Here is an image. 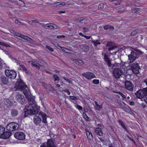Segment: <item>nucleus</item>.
Instances as JSON below:
<instances>
[{
    "instance_id": "obj_29",
    "label": "nucleus",
    "mask_w": 147,
    "mask_h": 147,
    "mask_svg": "<svg viewBox=\"0 0 147 147\" xmlns=\"http://www.w3.org/2000/svg\"><path fill=\"white\" fill-rule=\"evenodd\" d=\"M95 108L98 110H100L102 108V106L101 105H98L96 101L95 102Z\"/></svg>"
},
{
    "instance_id": "obj_37",
    "label": "nucleus",
    "mask_w": 147,
    "mask_h": 147,
    "mask_svg": "<svg viewBox=\"0 0 147 147\" xmlns=\"http://www.w3.org/2000/svg\"><path fill=\"white\" fill-rule=\"evenodd\" d=\"M0 45L1 46H4L6 47H9V45L4 42H0Z\"/></svg>"
},
{
    "instance_id": "obj_54",
    "label": "nucleus",
    "mask_w": 147,
    "mask_h": 147,
    "mask_svg": "<svg viewBox=\"0 0 147 147\" xmlns=\"http://www.w3.org/2000/svg\"><path fill=\"white\" fill-rule=\"evenodd\" d=\"M70 98L72 99H73V100H75V98H76V97H74V96H69Z\"/></svg>"
},
{
    "instance_id": "obj_30",
    "label": "nucleus",
    "mask_w": 147,
    "mask_h": 147,
    "mask_svg": "<svg viewBox=\"0 0 147 147\" xmlns=\"http://www.w3.org/2000/svg\"><path fill=\"white\" fill-rule=\"evenodd\" d=\"M59 48L61 50H62L65 53H69V51L67 49L63 48L61 46H59Z\"/></svg>"
},
{
    "instance_id": "obj_39",
    "label": "nucleus",
    "mask_w": 147,
    "mask_h": 147,
    "mask_svg": "<svg viewBox=\"0 0 147 147\" xmlns=\"http://www.w3.org/2000/svg\"><path fill=\"white\" fill-rule=\"evenodd\" d=\"M46 48L51 52H53V49L48 45L46 46Z\"/></svg>"
},
{
    "instance_id": "obj_60",
    "label": "nucleus",
    "mask_w": 147,
    "mask_h": 147,
    "mask_svg": "<svg viewBox=\"0 0 147 147\" xmlns=\"http://www.w3.org/2000/svg\"><path fill=\"white\" fill-rule=\"evenodd\" d=\"M118 94L121 95V96H122V95L123 94L121 92H118Z\"/></svg>"
},
{
    "instance_id": "obj_62",
    "label": "nucleus",
    "mask_w": 147,
    "mask_h": 147,
    "mask_svg": "<svg viewBox=\"0 0 147 147\" xmlns=\"http://www.w3.org/2000/svg\"><path fill=\"white\" fill-rule=\"evenodd\" d=\"M115 5H118L119 4V3L118 2H117V3H115Z\"/></svg>"
},
{
    "instance_id": "obj_32",
    "label": "nucleus",
    "mask_w": 147,
    "mask_h": 147,
    "mask_svg": "<svg viewBox=\"0 0 147 147\" xmlns=\"http://www.w3.org/2000/svg\"><path fill=\"white\" fill-rule=\"evenodd\" d=\"M38 65L36 64H35L34 63V62H32V63H31V65H32V66H33V67H34L38 69L39 68H40V66H42L41 65H39V64H38Z\"/></svg>"
},
{
    "instance_id": "obj_20",
    "label": "nucleus",
    "mask_w": 147,
    "mask_h": 147,
    "mask_svg": "<svg viewBox=\"0 0 147 147\" xmlns=\"http://www.w3.org/2000/svg\"><path fill=\"white\" fill-rule=\"evenodd\" d=\"M65 3L64 2H57L54 3L53 4V6L55 7H61V5H64Z\"/></svg>"
},
{
    "instance_id": "obj_36",
    "label": "nucleus",
    "mask_w": 147,
    "mask_h": 147,
    "mask_svg": "<svg viewBox=\"0 0 147 147\" xmlns=\"http://www.w3.org/2000/svg\"><path fill=\"white\" fill-rule=\"evenodd\" d=\"M82 115L83 117L86 120H88L89 118L85 113H84Z\"/></svg>"
},
{
    "instance_id": "obj_42",
    "label": "nucleus",
    "mask_w": 147,
    "mask_h": 147,
    "mask_svg": "<svg viewBox=\"0 0 147 147\" xmlns=\"http://www.w3.org/2000/svg\"><path fill=\"white\" fill-rule=\"evenodd\" d=\"M15 23L19 25H23V24H22L18 20H16L15 21Z\"/></svg>"
},
{
    "instance_id": "obj_40",
    "label": "nucleus",
    "mask_w": 147,
    "mask_h": 147,
    "mask_svg": "<svg viewBox=\"0 0 147 147\" xmlns=\"http://www.w3.org/2000/svg\"><path fill=\"white\" fill-rule=\"evenodd\" d=\"M53 78L55 79V81H58L59 80V77L58 76L56 75H53Z\"/></svg>"
},
{
    "instance_id": "obj_49",
    "label": "nucleus",
    "mask_w": 147,
    "mask_h": 147,
    "mask_svg": "<svg viewBox=\"0 0 147 147\" xmlns=\"http://www.w3.org/2000/svg\"><path fill=\"white\" fill-rule=\"evenodd\" d=\"M12 60L13 61L15 62L16 63H17V64H18V61L17 59H16L13 58V59Z\"/></svg>"
},
{
    "instance_id": "obj_47",
    "label": "nucleus",
    "mask_w": 147,
    "mask_h": 147,
    "mask_svg": "<svg viewBox=\"0 0 147 147\" xmlns=\"http://www.w3.org/2000/svg\"><path fill=\"white\" fill-rule=\"evenodd\" d=\"M144 100L145 102L147 104V94L145 95Z\"/></svg>"
},
{
    "instance_id": "obj_14",
    "label": "nucleus",
    "mask_w": 147,
    "mask_h": 147,
    "mask_svg": "<svg viewBox=\"0 0 147 147\" xmlns=\"http://www.w3.org/2000/svg\"><path fill=\"white\" fill-rule=\"evenodd\" d=\"M40 116L42 117V121L45 123H47V116L46 113L42 112H40L39 113Z\"/></svg>"
},
{
    "instance_id": "obj_63",
    "label": "nucleus",
    "mask_w": 147,
    "mask_h": 147,
    "mask_svg": "<svg viewBox=\"0 0 147 147\" xmlns=\"http://www.w3.org/2000/svg\"><path fill=\"white\" fill-rule=\"evenodd\" d=\"M56 86L58 87H60V85L59 84H57L56 85Z\"/></svg>"
},
{
    "instance_id": "obj_21",
    "label": "nucleus",
    "mask_w": 147,
    "mask_h": 147,
    "mask_svg": "<svg viewBox=\"0 0 147 147\" xmlns=\"http://www.w3.org/2000/svg\"><path fill=\"white\" fill-rule=\"evenodd\" d=\"M3 103L7 107L11 106V101L7 99H5L4 100Z\"/></svg>"
},
{
    "instance_id": "obj_10",
    "label": "nucleus",
    "mask_w": 147,
    "mask_h": 147,
    "mask_svg": "<svg viewBox=\"0 0 147 147\" xmlns=\"http://www.w3.org/2000/svg\"><path fill=\"white\" fill-rule=\"evenodd\" d=\"M137 54L134 51H131V54L128 56L130 62L134 61L137 57Z\"/></svg>"
},
{
    "instance_id": "obj_28",
    "label": "nucleus",
    "mask_w": 147,
    "mask_h": 147,
    "mask_svg": "<svg viewBox=\"0 0 147 147\" xmlns=\"http://www.w3.org/2000/svg\"><path fill=\"white\" fill-rule=\"evenodd\" d=\"M5 130V128L3 127L0 125V136L1 137V135L3 134V133Z\"/></svg>"
},
{
    "instance_id": "obj_46",
    "label": "nucleus",
    "mask_w": 147,
    "mask_h": 147,
    "mask_svg": "<svg viewBox=\"0 0 147 147\" xmlns=\"http://www.w3.org/2000/svg\"><path fill=\"white\" fill-rule=\"evenodd\" d=\"M76 108L79 110H81L82 109V107L78 105L77 106Z\"/></svg>"
},
{
    "instance_id": "obj_64",
    "label": "nucleus",
    "mask_w": 147,
    "mask_h": 147,
    "mask_svg": "<svg viewBox=\"0 0 147 147\" xmlns=\"http://www.w3.org/2000/svg\"><path fill=\"white\" fill-rule=\"evenodd\" d=\"M100 140L101 141H103V140L101 138H100Z\"/></svg>"
},
{
    "instance_id": "obj_57",
    "label": "nucleus",
    "mask_w": 147,
    "mask_h": 147,
    "mask_svg": "<svg viewBox=\"0 0 147 147\" xmlns=\"http://www.w3.org/2000/svg\"><path fill=\"white\" fill-rule=\"evenodd\" d=\"M64 79L66 81H68L69 82H71V81L70 80H69L67 78H64Z\"/></svg>"
},
{
    "instance_id": "obj_12",
    "label": "nucleus",
    "mask_w": 147,
    "mask_h": 147,
    "mask_svg": "<svg viewBox=\"0 0 147 147\" xmlns=\"http://www.w3.org/2000/svg\"><path fill=\"white\" fill-rule=\"evenodd\" d=\"M17 101L21 104H22L24 101V96L23 95L18 94L16 96Z\"/></svg>"
},
{
    "instance_id": "obj_31",
    "label": "nucleus",
    "mask_w": 147,
    "mask_h": 147,
    "mask_svg": "<svg viewBox=\"0 0 147 147\" xmlns=\"http://www.w3.org/2000/svg\"><path fill=\"white\" fill-rule=\"evenodd\" d=\"M119 122L120 125L126 131H127V129L125 126L123 124V122L121 120H119Z\"/></svg>"
},
{
    "instance_id": "obj_1",
    "label": "nucleus",
    "mask_w": 147,
    "mask_h": 147,
    "mask_svg": "<svg viewBox=\"0 0 147 147\" xmlns=\"http://www.w3.org/2000/svg\"><path fill=\"white\" fill-rule=\"evenodd\" d=\"M15 87L17 90H23L25 95L28 99L29 105L26 106L24 109L25 115L27 116L28 115L37 114L38 112V109L36 105V102L33 98H31L29 96H27L26 88H27L26 85L22 82H17L16 84Z\"/></svg>"
},
{
    "instance_id": "obj_13",
    "label": "nucleus",
    "mask_w": 147,
    "mask_h": 147,
    "mask_svg": "<svg viewBox=\"0 0 147 147\" xmlns=\"http://www.w3.org/2000/svg\"><path fill=\"white\" fill-rule=\"evenodd\" d=\"M104 60L109 67L112 66V64L111 63V60L109 59L108 56L105 54L104 55Z\"/></svg>"
},
{
    "instance_id": "obj_9",
    "label": "nucleus",
    "mask_w": 147,
    "mask_h": 147,
    "mask_svg": "<svg viewBox=\"0 0 147 147\" xmlns=\"http://www.w3.org/2000/svg\"><path fill=\"white\" fill-rule=\"evenodd\" d=\"M82 75L86 78L88 79H91L92 78H95V76L92 73L86 72L82 74Z\"/></svg>"
},
{
    "instance_id": "obj_25",
    "label": "nucleus",
    "mask_w": 147,
    "mask_h": 147,
    "mask_svg": "<svg viewBox=\"0 0 147 147\" xmlns=\"http://www.w3.org/2000/svg\"><path fill=\"white\" fill-rule=\"evenodd\" d=\"M18 111L16 110H13L11 111V113L13 116H16L18 114Z\"/></svg>"
},
{
    "instance_id": "obj_33",
    "label": "nucleus",
    "mask_w": 147,
    "mask_h": 147,
    "mask_svg": "<svg viewBox=\"0 0 147 147\" xmlns=\"http://www.w3.org/2000/svg\"><path fill=\"white\" fill-rule=\"evenodd\" d=\"M140 9V8L137 7H136L132 9V11L133 13H136V12L139 11Z\"/></svg>"
},
{
    "instance_id": "obj_4",
    "label": "nucleus",
    "mask_w": 147,
    "mask_h": 147,
    "mask_svg": "<svg viewBox=\"0 0 147 147\" xmlns=\"http://www.w3.org/2000/svg\"><path fill=\"white\" fill-rule=\"evenodd\" d=\"M5 73L6 76L11 79H14L16 78L17 76L16 72L14 71L7 69L5 71Z\"/></svg>"
},
{
    "instance_id": "obj_16",
    "label": "nucleus",
    "mask_w": 147,
    "mask_h": 147,
    "mask_svg": "<svg viewBox=\"0 0 147 147\" xmlns=\"http://www.w3.org/2000/svg\"><path fill=\"white\" fill-rule=\"evenodd\" d=\"M42 25L46 28L51 29L55 28L56 26L55 25L52 23L46 24L44 25L42 24Z\"/></svg>"
},
{
    "instance_id": "obj_6",
    "label": "nucleus",
    "mask_w": 147,
    "mask_h": 147,
    "mask_svg": "<svg viewBox=\"0 0 147 147\" xmlns=\"http://www.w3.org/2000/svg\"><path fill=\"white\" fill-rule=\"evenodd\" d=\"M112 42H110L107 43V47H110L108 48V50L109 51H112V52H110V53L113 55H114L116 53L118 50V48L116 46H111V45Z\"/></svg>"
},
{
    "instance_id": "obj_58",
    "label": "nucleus",
    "mask_w": 147,
    "mask_h": 147,
    "mask_svg": "<svg viewBox=\"0 0 147 147\" xmlns=\"http://www.w3.org/2000/svg\"><path fill=\"white\" fill-rule=\"evenodd\" d=\"M144 83H145L146 85L147 86V79L144 80Z\"/></svg>"
},
{
    "instance_id": "obj_17",
    "label": "nucleus",
    "mask_w": 147,
    "mask_h": 147,
    "mask_svg": "<svg viewBox=\"0 0 147 147\" xmlns=\"http://www.w3.org/2000/svg\"><path fill=\"white\" fill-rule=\"evenodd\" d=\"M11 134V133L9 132H4L3 134L1 135V138L3 139H6L9 138Z\"/></svg>"
},
{
    "instance_id": "obj_34",
    "label": "nucleus",
    "mask_w": 147,
    "mask_h": 147,
    "mask_svg": "<svg viewBox=\"0 0 147 147\" xmlns=\"http://www.w3.org/2000/svg\"><path fill=\"white\" fill-rule=\"evenodd\" d=\"M92 42L95 46H96L97 45L100 44V43L98 40H93L92 41Z\"/></svg>"
},
{
    "instance_id": "obj_55",
    "label": "nucleus",
    "mask_w": 147,
    "mask_h": 147,
    "mask_svg": "<svg viewBox=\"0 0 147 147\" xmlns=\"http://www.w3.org/2000/svg\"><path fill=\"white\" fill-rule=\"evenodd\" d=\"M129 105H134V102L133 101H131L130 102Z\"/></svg>"
},
{
    "instance_id": "obj_27",
    "label": "nucleus",
    "mask_w": 147,
    "mask_h": 147,
    "mask_svg": "<svg viewBox=\"0 0 147 147\" xmlns=\"http://www.w3.org/2000/svg\"><path fill=\"white\" fill-rule=\"evenodd\" d=\"M76 63L80 65H82L84 64L82 60L80 59H78L76 61Z\"/></svg>"
},
{
    "instance_id": "obj_53",
    "label": "nucleus",
    "mask_w": 147,
    "mask_h": 147,
    "mask_svg": "<svg viewBox=\"0 0 147 147\" xmlns=\"http://www.w3.org/2000/svg\"><path fill=\"white\" fill-rule=\"evenodd\" d=\"M121 96L122 97L123 99H125V98H126V96L123 94L122 95V96Z\"/></svg>"
},
{
    "instance_id": "obj_44",
    "label": "nucleus",
    "mask_w": 147,
    "mask_h": 147,
    "mask_svg": "<svg viewBox=\"0 0 147 147\" xmlns=\"http://www.w3.org/2000/svg\"><path fill=\"white\" fill-rule=\"evenodd\" d=\"M53 44L55 47L59 49V46H59L57 43L55 42L53 43Z\"/></svg>"
},
{
    "instance_id": "obj_7",
    "label": "nucleus",
    "mask_w": 147,
    "mask_h": 147,
    "mask_svg": "<svg viewBox=\"0 0 147 147\" xmlns=\"http://www.w3.org/2000/svg\"><path fill=\"white\" fill-rule=\"evenodd\" d=\"M10 31L11 33H12L14 35L23 38H24V39H25V40H26L29 41H30V40H31V39L29 37L20 34L17 32H15L13 30H11Z\"/></svg>"
},
{
    "instance_id": "obj_48",
    "label": "nucleus",
    "mask_w": 147,
    "mask_h": 147,
    "mask_svg": "<svg viewBox=\"0 0 147 147\" xmlns=\"http://www.w3.org/2000/svg\"><path fill=\"white\" fill-rule=\"evenodd\" d=\"M20 66L22 69H23L25 71H26L27 70L22 65H20Z\"/></svg>"
},
{
    "instance_id": "obj_11",
    "label": "nucleus",
    "mask_w": 147,
    "mask_h": 147,
    "mask_svg": "<svg viewBox=\"0 0 147 147\" xmlns=\"http://www.w3.org/2000/svg\"><path fill=\"white\" fill-rule=\"evenodd\" d=\"M125 88L128 90L132 91L134 86L132 83L129 81H126L125 84Z\"/></svg>"
},
{
    "instance_id": "obj_23",
    "label": "nucleus",
    "mask_w": 147,
    "mask_h": 147,
    "mask_svg": "<svg viewBox=\"0 0 147 147\" xmlns=\"http://www.w3.org/2000/svg\"><path fill=\"white\" fill-rule=\"evenodd\" d=\"M86 135L88 139L91 140L93 139V136L92 134L89 131H86Z\"/></svg>"
},
{
    "instance_id": "obj_45",
    "label": "nucleus",
    "mask_w": 147,
    "mask_h": 147,
    "mask_svg": "<svg viewBox=\"0 0 147 147\" xmlns=\"http://www.w3.org/2000/svg\"><path fill=\"white\" fill-rule=\"evenodd\" d=\"M65 36L64 35H60V36H57V38H58L61 39L62 38H64Z\"/></svg>"
},
{
    "instance_id": "obj_26",
    "label": "nucleus",
    "mask_w": 147,
    "mask_h": 147,
    "mask_svg": "<svg viewBox=\"0 0 147 147\" xmlns=\"http://www.w3.org/2000/svg\"><path fill=\"white\" fill-rule=\"evenodd\" d=\"M105 29L107 30L109 29L111 30H112L114 29V27L112 26H111L109 25H106L104 27Z\"/></svg>"
},
{
    "instance_id": "obj_59",
    "label": "nucleus",
    "mask_w": 147,
    "mask_h": 147,
    "mask_svg": "<svg viewBox=\"0 0 147 147\" xmlns=\"http://www.w3.org/2000/svg\"><path fill=\"white\" fill-rule=\"evenodd\" d=\"M59 13H65V11H59Z\"/></svg>"
},
{
    "instance_id": "obj_61",
    "label": "nucleus",
    "mask_w": 147,
    "mask_h": 147,
    "mask_svg": "<svg viewBox=\"0 0 147 147\" xmlns=\"http://www.w3.org/2000/svg\"><path fill=\"white\" fill-rule=\"evenodd\" d=\"M5 53L6 54H8V52L7 51H5Z\"/></svg>"
},
{
    "instance_id": "obj_3",
    "label": "nucleus",
    "mask_w": 147,
    "mask_h": 147,
    "mask_svg": "<svg viewBox=\"0 0 147 147\" xmlns=\"http://www.w3.org/2000/svg\"><path fill=\"white\" fill-rule=\"evenodd\" d=\"M18 127L19 125L17 123L12 122L7 125L6 128L7 130L11 131L16 130Z\"/></svg>"
},
{
    "instance_id": "obj_52",
    "label": "nucleus",
    "mask_w": 147,
    "mask_h": 147,
    "mask_svg": "<svg viewBox=\"0 0 147 147\" xmlns=\"http://www.w3.org/2000/svg\"><path fill=\"white\" fill-rule=\"evenodd\" d=\"M84 36L85 38L87 39H90V37L89 36Z\"/></svg>"
},
{
    "instance_id": "obj_18",
    "label": "nucleus",
    "mask_w": 147,
    "mask_h": 147,
    "mask_svg": "<svg viewBox=\"0 0 147 147\" xmlns=\"http://www.w3.org/2000/svg\"><path fill=\"white\" fill-rule=\"evenodd\" d=\"M47 144V147H56L53 141L51 140H48Z\"/></svg>"
},
{
    "instance_id": "obj_19",
    "label": "nucleus",
    "mask_w": 147,
    "mask_h": 147,
    "mask_svg": "<svg viewBox=\"0 0 147 147\" xmlns=\"http://www.w3.org/2000/svg\"><path fill=\"white\" fill-rule=\"evenodd\" d=\"M2 82L4 84H7L9 83L8 79L5 76H2L1 77Z\"/></svg>"
},
{
    "instance_id": "obj_38",
    "label": "nucleus",
    "mask_w": 147,
    "mask_h": 147,
    "mask_svg": "<svg viewBox=\"0 0 147 147\" xmlns=\"http://www.w3.org/2000/svg\"><path fill=\"white\" fill-rule=\"evenodd\" d=\"M93 83L96 84H98L99 83V80L97 79L94 80L93 81Z\"/></svg>"
},
{
    "instance_id": "obj_8",
    "label": "nucleus",
    "mask_w": 147,
    "mask_h": 147,
    "mask_svg": "<svg viewBox=\"0 0 147 147\" xmlns=\"http://www.w3.org/2000/svg\"><path fill=\"white\" fill-rule=\"evenodd\" d=\"M14 136L16 138L20 140H23L25 139V135L22 132H19L15 134Z\"/></svg>"
},
{
    "instance_id": "obj_5",
    "label": "nucleus",
    "mask_w": 147,
    "mask_h": 147,
    "mask_svg": "<svg viewBox=\"0 0 147 147\" xmlns=\"http://www.w3.org/2000/svg\"><path fill=\"white\" fill-rule=\"evenodd\" d=\"M146 89V88L143 89V90H139L137 91L135 93L136 97L139 98H142L144 96L147 94V90H145V89Z\"/></svg>"
},
{
    "instance_id": "obj_35",
    "label": "nucleus",
    "mask_w": 147,
    "mask_h": 147,
    "mask_svg": "<svg viewBox=\"0 0 147 147\" xmlns=\"http://www.w3.org/2000/svg\"><path fill=\"white\" fill-rule=\"evenodd\" d=\"M89 49V47L87 46H85L82 48V50L84 51H87Z\"/></svg>"
},
{
    "instance_id": "obj_51",
    "label": "nucleus",
    "mask_w": 147,
    "mask_h": 147,
    "mask_svg": "<svg viewBox=\"0 0 147 147\" xmlns=\"http://www.w3.org/2000/svg\"><path fill=\"white\" fill-rule=\"evenodd\" d=\"M65 91L67 93V94L68 95H70V92H69V91L67 90H65Z\"/></svg>"
},
{
    "instance_id": "obj_43",
    "label": "nucleus",
    "mask_w": 147,
    "mask_h": 147,
    "mask_svg": "<svg viewBox=\"0 0 147 147\" xmlns=\"http://www.w3.org/2000/svg\"><path fill=\"white\" fill-rule=\"evenodd\" d=\"M40 147H47V143H43L41 145Z\"/></svg>"
},
{
    "instance_id": "obj_22",
    "label": "nucleus",
    "mask_w": 147,
    "mask_h": 147,
    "mask_svg": "<svg viewBox=\"0 0 147 147\" xmlns=\"http://www.w3.org/2000/svg\"><path fill=\"white\" fill-rule=\"evenodd\" d=\"M9 1L11 2H16L17 1L19 5L21 6H23L24 5V2L20 0H9Z\"/></svg>"
},
{
    "instance_id": "obj_56",
    "label": "nucleus",
    "mask_w": 147,
    "mask_h": 147,
    "mask_svg": "<svg viewBox=\"0 0 147 147\" xmlns=\"http://www.w3.org/2000/svg\"><path fill=\"white\" fill-rule=\"evenodd\" d=\"M2 67V63L1 61V59H0V69Z\"/></svg>"
},
{
    "instance_id": "obj_15",
    "label": "nucleus",
    "mask_w": 147,
    "mask_h": 147,
    "mask_svg": "<svg viewBox=\"0 0 147 147\" xmlns=\"http://www.w3.org/2000/svg\"><path fill=\"white\" fill-rule=\"evenodd\" d=\"M33 121L36 124H39L41 122V119L38 116L35 115L34 117Z\"/></svg>"
},
{
    "instance_id": "obj_50",
    "label": "nucleus",
    "mask_w": 147,
    "mask_h": 147,
    "mask_svg": "<svg viewBox=\"0 0 147 147\" xmlns=\"http://www.w3.org/2000/svg\"><path fill=\"white\" fill-rule=\"evenodd\" d=\"M88 30L87 28L84 27L83 28V32H87L88 31Z\"/></svg>"
},
{
    "instance_id": "obj_41",
    "label": "nucleus",
    "mask_w": 147,
    "mask_h": 147,
    "mask_svg": "<svg viewBox=\"0 0 147 147\" xmlns=\"http://www.w3.org/2000/svg\"><path fill=\"white\" fill-rule=\"evenodd\" d=\"M104 5L103 3L100 4L98 6V7L99 9H101L103 8Z\"/></svg>"
},
{
    "instance_id": "obj_2",
    "label": "nucleus",
    "mask_w": 147,
    "mask_h": 147,
    "mask_svg": "<svg viewBox=\"0 0 147 147\" xmlns=\"http://www.w3.org/2000/svg\"><path fill=\"white\" fill-rule=\"evenodd\" d=\"M125 64L123 62H121L120 64H117L118 66L119 65L120 66L121 70L117 68H115L114 70L113 74L116 78H119L121 75L127 73V71L129 70H131L132 72L135 74H137L139 73V70L140 68L137 63H134L126 67Z\"/></svg>"
},
{
    "instance_id": "obj_24",
    "label": "nucleus",
    "mask_w": 147,
    "mask_h": 147,
    "mask_svg": "<svg viewBox=\"0 0 147 147\" xmlns=\"http://www.w3.org/2000/svg\"><path fill=\"white\" fill-rule=\"evenodd\" d=\"M95 132L98 135L101 136L102 134V133L101 131V129L99 128H96L95 130Z\"/></svg>"
}]
</instances>
